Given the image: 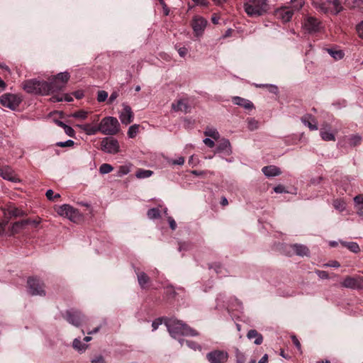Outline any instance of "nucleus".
Segmentation results:
<instances>
[{"mask_svg": "<svg viewBox=\"0 0 363 363\" xmlns=\"http://www.w3.org/2000/svg\"><path fill=\"white\" fill-rule=\"evenodd\" d=\"M164 324L166 325L171 337L178 340L182 346L184 343V340L181 338L182 336L194 337L199 335L196 330L175 318L165 317L164 318Z\"/></svg>", "mask_w": 363, "mask_h": 363, "instance_id": "obj_1", "label": "nucleus"}, {"mask_svg": "<svg viewBox=\"0 0 363 363\" xmlns=\"http://www.w3.org/2000/svg\"><path fill=\"white\" fill-rule=\"evenodd\" d=\"M244 10L250 17H259L264 15L269 9L268 0H245Z\"/></svg>", "mask_w": 363, "mask_h": 363, "instance_id": "obj_2", "label": "nucleus"}, {"mask_svg": "<svg viewBox=\"0 0 363 363\" xmlns=\"http://www.w3.org/2000/svg\"><path fill=\"white\" fill-rule=\"evenodd\" d=\"M23 89L28 94L35 95H48L47 82L31 79L26 80L22 84Z\"/></svg>", "mask_w": 363, "mask_h": 363, "instance_id": "obj_3", "label": "nucleus"}, {"mask_svg": "<svg viewBox=\"0 0 363 363\" xmlns=\"http://www.w3.org/2000/svg\"><path fill=\"white\" fill-rule=\"evenodd\" d=\"M70 74L67 72H60L55 76H53L50 79L49 82H47L48 85V95L51 93H55L62 90L68 80L69 79Z\"/></svg>", "mask_w": 363, "mask_h": 363, "instance_id": "obj_4", "label": "nucleus"}, {"mask_svg": "<svg viewBox=\"0 0 363 363\" xmlns=\"http://www.w3.org/2000/svg\"><path fill=\"white\" fill-rule=\"evenodd\" d=\"M312 4L318 11L324 13H331L337 15L343 9L339 0L313 1Z\"/></svg>", "mask_w": 363, "mask_h": 363, "instance_id": "obj_5", "label": "nucleus"}, {"mask_svg": "<svg viewBox=\"0 0 363 363\" xmlns=\"http://www.w3.org/2000/svg\"><path fill=\"white\" fill-rule=\"evenodd\" d=\"M99 129L104 135H114L120 130L118 119L113 116L104 117L99 124Z\"/></svg>", "mask_w": 363, "mask_h": 363, "instance_id": "obj_6", "label": "nucleus"}, {"mask_svg": "<svg viewBox=\"0 0 363 363\" xmlns=\"http://www.w3.org/2000/svg\"><path fill=\"white\" fill-rule=\"evenodd\" d=\"M57 213L65 218H67L69 220L74 223H77L82 220V216L79 213V210L74 208L72 206L69 204H63L58 207L57 210Z\"/></svg>", "mask_w": 363, "mask_h": 363, "instance_id": "obj_7", "label": "nucleus"}, {"mask_svg": "<svg viewBox=\"0 0 363 363\" xmlns=\"http://www.w3.org/2000/svg\"><path fill=\"white\" fill-rule=\"evenodd\" d=\"M21 102L22 98L18 94L6 93L0 97L1 104L12 111L16 110Z\"/></svg>", "mask_w": 363, "mask_h": 363, "instance_id": "obj_8", "label": "nucleus"}, {"mask_svg": "<svg viewBox=\"0 0 363 363\" xmlns=\"http://www.w3.org/2000/svg\"><path fill=\"white\" fill-rule=\"evenodd\" d=\"M101 150L106 153L117 154L120 151L119 143L114 138H104L101 142Z\"/></svg>", "mask_w": 363, "mask_h": 363, "instance_id": "obj_9", "label": "nucleus"}, {"mask_svg": "<svg viewBox=\"0 0 363 363\" xmlns=\"http://www.w3.org/2000/svg\"><path fill=\"white\" fill-rule=\"evenodd\" d=\"M28 292L32 296H45L44 284L38 279L30 277L27 281Z\"/></svg>", "mask_w": 363, "mask_h": 363, "instance_id": "obj_10", "label": "nucleus"}, {"mask_svg": "<svg viewBox=\"0 0 363 363\" xmlns=\"http://www.w3.org/2000/svg\"><path fill=\"white\" fill-rule=\"evenodd\" d=\"M341 286L347 289L354 290H362L363 289V277L347 276L341 282Z\"/></svg>", "mask_w": 363, "mask_h": 363, "instance_id": "obj_11", "label": "nucleus"}, {"mask_svg": "<svg viewBox=\"0 0 363 363\" xmlns=\"http://www.w3.org/2000/svg\"><path fill=\"white\" fill-rule=\"evenodd\" d=\"M64 318L68 323L76 327L80 326L85 320V316L79 311L73 308L67 310Z\"/></svg>", "mask_w": 363, "mask_h": 363, "instance_id": "obj_12", "label": "nucleus"}, {"mask_svg": "<svg viewBox=\"0 0 363 363\" xmlns=\"http://www.w3.org/2000/svg\"><path fill=\"white\" fill-rule=\"evenodd\" d=\"M206 357L210 363H225L228 359L229 355L224 350H214L208 352Z\"/></svg>", "mask_w": 363, "mask_h": 363, "instance_id": "obj_13", "label": "nucleus"}, {"mask_svg": "<svg viewBox=\"0 0 363 363\" xmlns=\"http://www.w3.org/2000/svg\"><path fill=\"white\" fill-rule=\"evenodd\" d=\"M232 147L228 139L221 138L216 146L215 153L229 156L232 154Z\"/></svg>", "mask_w": 363, "mask_h": 363, "instance_id": "obj_14", "label": "nucleus"}, {"mask_svg": "<svg viewBox=\"0 0 363 363\" xmlns=\"http://www.w3.org/2000/svg\"><path fill=\"white\" fill-rule=\"evenodd\" d=\"M207 25V21L201 16L194 17L191 26L196 36H200L203 34Z\"/></svg>", "mask_w": 363, "mask_h": 363, "instance_id": "obj_15", "label": "nucleus"}, {"mask_svg": "<svg viewBox=\"0 0 363 363\" xmlns=\"http://www.w3.org/2000/svg\"><path fill=\"white\" fill-rule=\"evenodd\" d=\"M303 26L308 33H314L320 30V22L316 18L309 16L304 20Z\"/></svg>", "mask_w": 363, "mask_h": 363, "instance_id": "obj_16", "label": "nucleus"}, {"mask_svg": "<svg viewBox=\"0 0 363 363\" xmlns=\"http://www.w3.org/2000/svg\"><path fill=\"white\" fill-rule=\"evenodd\" d=\"M120 120L123 124L128 125L133 120V113L131 107L125 104H123V110L119 115Z\"/></svg>", "mask_w": 363, "mask_h": 363, "instance_id": "obj_17", "label": "nucleus"}, {"mask_svg": "<svg viewBox=\"0 0 363 363\" xmlns=\"http://www.w3.org/2000/svg\"><path fill=\"white\" fill-rule=\"evenodd\" d=\"M293 15V10L286 8L279 9L275 11L276 17L281 19L284 23L290 21Z\"/></svg>", "mask_w": 363, "mask_h": 363, "instance_id": "obj_18", "label": "nucleus"}, {"mask_svg": "<svg viewBox=\"0 0 363 363\" xmlns=\"http://www.w3.org/2000/svg\"><path fill=\"white\" fill-rule=\"evenodd\" d=\"M232 101L234 104L244 108L246 110L251 111L255 108V106L252 101L240 96H233Z\"/></svg>", "mask_w": 363, "mask_h": 363, "instance_id": "obj_19", "label": "nucleus"}, {"mask_svg": "<svg viewBox=\"0 0 363 363\" xmlns=\"http://www.w3.org/2000/svg\"><path fill=\"white\" fill-rule=\"evenodd\" d=\"M301 122L311 130L318 129L317 122L315 118L311 114H306L301 118Z\"/></svg>", "mask_w": 363, "mask_h": 363, "instance_id": "obj_20", "label": "nucleus"}, {"mask_svg": "<svg viewBox=\"0 0 363 363\" xmlns=\"http://www.w3.org/2000/svg\"><path fill=\"white\" fill-rule=\"evenodd\" d=\"M172 108L174 111H182L184 113L190 112V106L186 99H179L177 103L172 104Z\"/></svg>", "mask_w": 363, "mask_h": 363, "instance_id": "obj_21", "label": "nucleus"}, {"mask_svg": "<svg viewBox=\"0 0 363 363\" xmlns=\"http://www.w3.org/2000/svg\"><path fill=\"white\" fill-rule=\"evenodd\" d=\"M0 176L4 179L9 180L12 182H19V179L13 174V171L9 167L0 168Z\"/></svg>", "mask_w": 363, "mask_h": 363, "instance_id": "obj_22", "label": "nucleus"}, {"mask_svg": "<svg viewBox=\"0 0 363 363\" xmlns=\"http://www.w3.org/2000/svg\"><path fill=\"white\" fill-rule=\"evenodd\" d=\"M262 172L267 177H273L281 174V169L274 165L265 166L262 167Z\"/></svg>", "mask_w": 363, "mask_h": 363, "instance_id": "obj_23", "label": "nucleus"}, {"mask_svg": "<svg viewBox=\"0 0 363 363\" xmlns=\"http://www.w3.org/2000/svg\"><path fill=\"white\" fill-rule=\"evenodd\" d=\"M289 247L294 252L296 255L303 257L307 256L309 254L308 248L303 245L294 244L290 245Z\"/></svg>", "mask_w": 363, "mask_h": 363, "instance_id": "obj_24", "label": "nucleus"}, {"mask_svg": "<svg viewBox=\"0 0 363 363\" xmlns=\"http://www.w3.org/2000/svg\"><path fill=\"white\" fill-rule=\"evenodd\" d=\"M137 274L138 281L142 289H146L150 279L144 272H139L138 269L135 270Z\"/></svg>", "mask_w": 363, "mask_h": 363, "instance_id": "obj_25", "label": "nucleus"}, {"mask_svg": "<svg viewBox=\"0 0 363 363\" xmlns=\"http://www.w3.org/2000/svg\"><path fill=\"white\" fill-rule=\"evenodd\" d=\"M77 126L88 135H93L100 132L99 125H92L90 123L77 125Z\"/></svg>", "mask_w": 363, "mask_h": 363, "instance_id": "obj_26", "label": "nucleus"}, {"mask_svg": "<svg viewBox=\"0 0 363 363\" xmlns=\"http://www.w3.org/2000/svg\"><path fill=\"white\" fill-rule=\"evenodd\" d=\"M247 337L249 340L255 338L254 343L257 345H259L263 342V337L262 334L259 333L256 330L252 329L247 332Z\"/></svg>", "mask_w": 363, "mask_h": 363, "instance_id": "obj_27", "label": "nucleus"}, {"mask_svg": "<svg viewBox=\"0 0 363 363\" xmlns=\"http://www.w3.org/2000/svg\"><path fill=\"white\" fill-rule=\"evenodd\" d=\"M340 243L354 253H357L360 251L359 245L355 242L341 241Z\"/></svg>", "mask_w": 363, "mask_h": 363, "instance_id": "obj_28", "label": "nucleus"}, {"mask_svg": "<svg viewBox=\"0 0 363 363\" xmlns=\"http://www.w3.org/2000/svg\"><path fill=\"white\" fill-rule=\"evenodd\" d=\"M26 226L23 225L22 220L16 221L13 223L11 228V235H13L15 234L19 233L22 230H23Z\"/></svg>", "mask_w": 363, "mask_h": 363, "instance_id": "obj_29", "label": "nucleus"}, {"mask_svg": "<svg viewBox=\"0 0 363 363\" xmlns=\"http://www.w3.org/2000/svg\"><path fill=\"white\" fill-rule=\"evenodd\" d=\"M208 268H213L216 273L220 277L225 276V272H227L226 269L224 268L220 263L209 264Z\"/></svg>", "mask_w": 363, "mask_h": 363, "instance_id": "obj_30", "label": "nucleus"}, {"mask_svg": "<svg viewBox=\"0 0 363 363\" xmlns=\"http://www.w3.org/2000/svg\"><path fill=\"white\" fill-rule=\"evenodd\" d=\"M9 213L12 217H23L26 215V213L16 207H10L9 209Z\"/></svg>", "mask_w": 363, "mask_h": 363, "instance_id": "obj_31", "label": "nucleus"}, {"mask_svg": "<svg viewBox=\"0 0 363 363\" xmlns=\"http://www.w3.org/2000/svg\"><path fill=\"white\" fill-rule=\"evenodd\" d=\"M320 135L321 138L325 141H335V137L333 133L326 130H320Z\"/></svg>", "mask_w": 363, "mask_h": 363, "instance_id": "obj_32", "label": "nucleus"}, {"mask_svg": "<svg viewBox=\"0 0 363 363\" xmlns=\"http://www.w3.org/2000/svg\"><path fill=\"white\" fill-rule=\"evenodd\" d=\"M73 347L77 350L79 352H84L87 348L88 345L82 342L80 339L75 338L73 341Z\"/></svg>", "mask_w": 363, "mask_h": 363, "instance_id": "obj_33", "label": "nucleus"}, {"mask_svg": "<svg viewBox=\"0 0 363 363\" xmlns=\"http://www.w3.org/2000/svg\"><path fill=\"white\" fill-rule=\"evenodd\" d=\"M255 86L256 87H259V88L266 87V88H267L268 91L270 93H272V94H277L279 93L278 87L276 85H274V84H256Z\"/></svg>", "mask_w": 363, "mask_h": 363, "instance_id": "obj_34", "label": "nucleus"}, {"mask_svg": "<svg viewBox=\"0 0 363 363\" xmlns=\"http://www.w3.org/2000/svg\"><path fill=\"white\" fill-rule=\"evenodd\" d=\"M235 363H245V355L238 348L235 349Z\"/></svg>", "mask_w": 363, "mask_h": 363, "instance_id": "obj_35", "label": "nucleus"}, {"mask_svg": "<svg viewBox=\"0 0 363 363\" xmlns=\"http://www.w3.org/2000/svg\"><path fill=\"white\" fill-rule=\"evenodd\" d=\"M147 215L150 219H156L160 217V211L157 208H152L147 211Z\"/></svg>", "mask_w": 363, "mask_h": 363, "instance_id": "obj_36", "label": "nucleus"}, {"mask_svg": "<svg viewBox=\"0 0 363 363\" xmlns=\"http://www.w3.org/2000/svg\"><path fill=\"white\" fill-rule=\"evenodd\" d=\"M205 135L210 137L216 140L219 139L220 134L215 128H210L204 132Z\"/></svg>", "mask_w": 363, "mask_h": 363, "instance_id": "obj_37", "label": "nucleus"}, {"mask_svg": "<svg viewBox=\"0 0 363 363\" xmlns=\"http://www.w3.org/2000/svg\"><path fill=\"white\" fill-rule=\"evenodd\" d=\"M152 174L153 172L151 170L139 169L135 175L139 179H145L150 177Z\"/></svg>", "mask_w": 363, "mask_h": 363, "instance_id": "obj_38", "label": "nucleus"}, {"mask_svg": "<svg viewBox=\"0 0 363 363\" xmlns=\"http://www.w3.org/2000/svg\"><path fill=\"white\" fill-rule=\"evenodd\" d=\"M328 52L335 60H341L344 57V52L342 50H334L328 49Z\"/></svg>", "mask_w": 363, "mask_h": 363, "instance_id": "obj_39", "label": "nucleus"}, {"mask_svg": "<svg viewBox=\"0 0 363 363\" xmlns=\"http://www.w3.org/2000/svg\"><path fill=\"white\" fill-rule=\"evenodd\" d=\"M139 125L134 124L129 127L128 130V135L130 138H133L138 133Z\"/></svg>", "mask_w": 363, "mask_h": 363, "instance_id": "obj_40", "label": "nucleus"}, {"mask_svg": "<svg viewBox=\"0 0 363 363\" xmlns=\"http://www.w3.org/2000/svg\"><path fill=\"white\" fill-rule=\"evenodd\" d=\"M113 167L107 163L102 164L99 167V172L101 174H105L111 172L113 170Z\"/></svg>", "mask_w": 363, "mask_h": 363, "instance_id": "obj_41", "label": "nucleus"}, {"mask_svg": "<svg viewBox=\"0 0 363 363\" xmlns=\"http://www.w3.org/2000/svg\"><path fill=\"white\" fill-rule=\"evenodd\" d=\"M362 137L359 135H352L350 138V145L355 147L360 143Z\"/></svg>", "mask_w": 363, "mask_h": 363, "instance_id": "obj_42", "label": "nucleus"}, {"mask_svg": "<svg viewBox=\"0 0 363 363\" xmlns=\"http://www.w3.org/2000/svg\"><path fill=\"white\" fill-rule=\"evenodd\" d=\"M355 206H357L359 211L363 210V194H359L354 198Z\"/></svg>", "mask_w": 363, "mask_h": 363, "instance_id": "obj_43", "label": "nucleus"}, {"mask_svg": "<svg viewBox=\"0 0 363 363\" xmlns=\"http://www.w3.org/2000/svg\"><path fill=\"white\" fill-rule=\"evenodd\" d=\"M247 128L250 130H255L258 128V122L255 118H248Z\"/></svg>", "mask_w": 363, "mask_h": 363, "instance_id": "obj_44", "label": "nucleus"}, {"mask_svg": "<svg viewBox=\"0 0 363 363\" xmlns=\"http://www.w3.org/2000/svg\"><path fill=\"white\" fill-rule=\"evenodd\" d=\"M97 101L104 102L108 99V93L106 91L101 90L97 92Z\"/></svg>", "mask_w": 363, "mask_h": 363, "instance_id": "obj_45", "label": "nucleus"}, {"mask_svg": "<svg viewBox=\"0 0 363 363\" xmlns=\"http://www.w3.org/2000/svg\"><path fill=\"white\" fill-rule=\"evenodd\" d=\"M88 113L85 111L80 110L74 112L72 116L75 118L86 119L87 118Z\"/></svg>", "mask_w": 363, "mask_h": 363, "instance_id": "obj_46", "label": "nucleus"}, {"mask_svg": "<svg viewBox=\"0 0 363 363\" xmlns=\"http://www.w3.org/2000/svg\"><path fill=\"white\" fill-rule=\"evenodd\" d=\"M46 197L50 201H54L55 199L60 198V195L59 194H56L54 196V192L52 189H48L45 193Z\"/></svg>", "mask_w": 363, "mask_h": 363, "instance_id": "obj_47", "label": "nucleus"}, {"mask_svg": "<svg viewBox=\"0 0 363 363\" xmlns=\"http://www.w3.org/2000/svg\"><path fill=\"white\" fill-rule=\"evenodd\" d=\"M165 317H163V318H158L157 319H155V320H153L152 323V331H155L156 330L158 327L162 323H164V318Z\"/></svg>", "mask_w": 363, "mask_h": 363, "instance_id": "obj_48", "label": "nucleus"}, {"mask_svg": "<svg viewBox=\"0 0 363 363\" xmlns=\"http://www.w3.org/2000/svg\"><path fill=\"white\" fill-rule=\"evenodd\" d=\"M74 145V142L72 140H67L65 142H58L56 143V146L65 147H72Z\"/></svg>", "mask_w": 363, "mask_h": 363, "instance_id": "obj_49", "label": "nucleus"}, {"mask_svg": "<svg viewBox=\"0 0 363 363\" xmlns=\"http://www.w3.org/2000/svg\"><path fill=\"white\" fill-rule=\"evenodd\" d=\"M175 48L177 49L179 55L182 57H184L188 53V49L186 47H178L175 45Z\"/></svg>", "mask_w": 363, "mask_h": 363, "instance_id": "obj_50", "label": "nucleus"}, {"mask_svg": "<svg viewBox=\"0 0 363 363\" xmlns=\"http://www.w3.org/2000/svg\"><path fill=\"white\" fill-rule=\"evenodd\" d=\"M184 157H179L177 159L172 160L169 161V164L172 165H183L184 163Z\"/></svg>", "mask_w": 363, "mask_h": 363, "instance_id": "obj_51", "label": "nucleus"}, {"mask_svg": "<svg viewBox=\"0 0 363 363\" xmlns=\"http://www.w3.org/2000/svg\"><path fill=\"white\" fill-rule=\"evenodd\" d=\"M274 191L277 194L288 193V191L286 190L285 186L282 184H279L274 187Z\"/></svg>", "mask_w": 363, "mask_h": 363, "instance_id": "obj_52", "label": "nucleus"}, {"mask_svg": "<svg viewBox=\"0 0 363 363\" xmlns=\"http://www.w3.org/2000/svg\"><path fill=\"white\" fill-rule=\"evenodd\" d=\"M118 96H119L118 91H113L111 94V95L108 99V104H112L113 103V101L118 97Z\"/></svg>", "mask_w": 363, "mask_h": 363, "instance_id": "obj_53", "label": "nucleus"}, {"mask_svg": "<svg viewBox=\"0 0 363 363\" xmlns=\"http://www.w3.org/2000/svg\"><path fill=\"white\" fill-rule=\"evenodd\" d=\"M184 342L189 347H190L194 350H196L197 348H200V346L194 341L184 340Z\"/></svg>", "mask_w": 363, "mask_h": 363, "instance_id": "obj_54", "label": "nucleus"}, {"mask_svg": "<svg viewBox=\"0 0 363 363\" xmlns=\"http://www.w3.org/2000/svg\"><path fill=\"white\" fill-rule=\"evenodd\" d=\"M91 363H106L105 359L102 355H98L91 359Z\"/></svg>", "mask_w": 363, "mask_h": 363, "instance_id": "obj_55", "label": "nucleus"}, {"mask_svg": "<svg viewBox=\"0 0 363 363\" xmlns=\"http://www.w3.org/2000/svg\"><path fill=\"white\" fill-rule=\"evenodd\" d=\"M315 273L318 276V277L322 279H327L329 278L328 274L325 271L317 270Z\"/></svg>", "mask_w": 363, "mask_h": 363, "instance_id": "obj_56", "label": "nucleus"}, {"mask_svg": "<svg viewBox=\"0 0 363 363\" xmlns=\"http://www.w3.org/2000/svg\"><path fill=\"white\" fill-rule=\"evenodd\" d=\"M352 7L363 9V0H352Z\"/></svg>", "mask_w": 363, "mask_h": 363, "instance_id": "obj_57", "label": "nucleus"}, {"mask_svg": "<svg viewBox=\"0 0 363 363\" xmlns=\"http://www.w3.org/2000/svg\"><path fill=\"white\" fill-rule=\"evenodd\" d=\"M196 5L200 6H208L209 4L208 0H191Z\"/></svg>", "mask_w": 363, "mask_h": 363, "instance_id": "obj_58", "label": "nucleus"}, {"mask_svg": "<svg viewBox=\"0 0 363 363\" xmlns=\"http://www.w3.org/2000/svg\"><path fill=\"white\" fill-rule=\"evenodd\" d=\"M64 130H65V133L67 135H69V137H74V136L75 132H74V129L71 126L67 125V126H65Z\"/></svg>", "mask_w": 363, "mask_h": 363, "instance_id": "obj_59", "label": "nucleus"}, {"mask_svg": "<svg viewBox=\"0 0 363 363\" xmlns=\"http://www.w3.org/2000/svg\"><path fill=\"white\" fill-rule=\"evenodd\" d=\"M291 340H292L294 345L298 349V350L301 351V343H300L299 340H298V338L296 337V335H292L291 336Z\"/></svg>", "mask_w": 363, "mask_h": 363, "instance_id": "obj_60", "label": "nucleus"}, {"mask_svg": "<svg viewBox=\"0 0 363 363\" xmlns=\"http://www.w3.org/2000/svg\"><path fill=\"white\" fill-rule=\"evenodd\" d=\"M357 32L358 33L360 38H363V21L357 25Z\"/></svg>", "mask_w": 363, "mask_h": 363, "instance_id": "obj_61", "label": "nucleus"}, {"mask_svg": "<svg viewBox=\"0 0 363 363\" xmlns=\"http://www.w3.org/2000/svg\"><path fill=\"white\" fill-rule=\"evenodd\" d=\"M168 223L169 224V227L172 230H174L177 228V223L174 219L172 217H169L167 218Z\"/></svg>", "mask_w": 363, "mask_h": 363, "instance_id": "obj_62", "label": "nucleus"}, {"mask_svg": "<svg viewBox=\"0 0 363 363\" xmlns=\"http://www.w3.org/2000/svg\"><path fill=\"white\" fill-rule=\"evenodd\" d=\"M203 143L206 145H207L209 147H213L215 146V143L213 142V140H211L209 138H206L203 140Z\"/></svg>", "mask_w": 363, "mask_h": 363, "instance_id": "obj_63", "label": "nucleus"}, {"mask_svg": "<svg viewBox=\"0 0 363 363\" xmlns=\"http://www.w3.org/2000/svg\"><path fill=\"white\" fill-rule=\"evenodd\" d=\"M129 170L128 169L125 167V166H121L120 168H119V170H118V175L119 176H123V175H125L128 173Z\"/></svg>", "mask_w": 363, "mask_h": 363, "instance_id": "obj_64", "label": "nucleus"}]
</instances>
